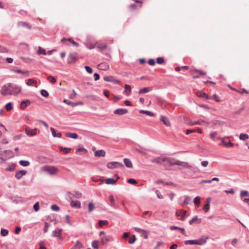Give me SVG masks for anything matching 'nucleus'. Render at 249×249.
<instances>
[{
	"label": "nucleus",
	"instance_id": "1",
	"mask_svg": "<svg viewBox=\"0 0 249 249\" xmlns=\"http://www.w3.org/2000/svg\"><path fill=\"white\" fill-rule=\"evenodd\" d=\"M21 90V88L19 86L14 85L12 84H8L4 85L0 90V93L2 95H17Z\"/></svg>",
	"mask_w": 249,
	"mask_h": 249
},
{
	"label": "nucleus",
	"instance_id": "2",
	"mask_svg": "<svg viewBox=\"0 0 249 249\" xmlns=\"http://www.w3.org/2000/svg\"><path fill=\"white\" fill-rule=\"evenodd\" d=\"M41 170L51 175H53L58 172V169L54 166L45 165L41 168Z\"/></svg>",
	"mask_w": 249,
	"mask_h": 249
},
{
	"label": "nucleus",
	"instance_id": "3",
	"mask_svg": "<svg viewBox=\"0 0 249 249\" xmlns=\"http://www.w3.org/2000/svg\"><path fill=\"white\" fill-rule=\"evenodd\" d=\"M206 243V239H200L198 240H189L184 241L186 245H203Z\"/></svg>",
	"mask_w": 249,
	"mask_h": 249
},
{
	"label": "nucleus",
	"instance_id": "4",
	"mask_svg": "<svg viewBox=\"0 0 249 249\" xmlns=\"http://www.w3.org/2000/svg\"><path fill=\"white\" fill-rule=\"evenodd\" d=\"M176 160L174 159L163 157L162 165L164 166H171L176 165L175 162Z\"/></svg>",
	"mask_w": 249,
	"mask_h": 249
},
{
	"label": "nucleus",
	"instance_id": "5",
	"mask_svg": "<svg viewBox=\"0 0 249 249\" xmlns=\"http://www.w3.org/2000/svg\"><path fill=\"white\" fill-rule=\"evenodd\" d=\"M107 167L109 169H114L117 168H123L124 167V165L122 163L113 161L107 163Z\"/></svg>",
	"mask_w": 249,
	"mask_h": 249
},
{
	"label": "nucleus",
	"instance_id": "6",
	"mask_svg": "<svg viewBox=\"0 0 249 249\" xmlns=\"http://www.w3.org/2000/svg\"><path fill=\"white\" fill-rule=\"evenodd\" d=\"M78 60V57L76 53H70L68 56V63H74Z\"/></svg>",
	"mask_w": 249,
	"mask_h": 249
},
{
	"label": "nucleus",
	"instance_id": "7",
	"mask_svg": "<svg viewBox=\"0 0 249 249\" xmlns=\"http://www.w3.org/2000/svg\"><path fill=\"white\" fill-rule=\"evenodd\" d=\"M37 128L31 129L29 127H26L25 130V133L30 137H33L36 135L37 133Z\"/></svg>",
	"mask_w": 249,
	"mask_h": 249
},
{
	"label": "nucleus",
	"instance_id": "8",
	"mask_svg": "<svg viewBox=\"0 0 249 249\" xmlns=\"http://www.w3.org/2000/svg\"><path fill=\"white\" fill-rule=\"evenodd\" d=\"M175 163L176 164V165L181 166L184 168L191 169L192 167V166L191 165H190L188 162L180 161L178 160H176L175 162Z\"/></svg>",
	"mask_w": 249,
	"mask_h": 249
},
{
	"label": "nucleus",
	"instance_id": "9",
	"mask_svg": "<svg viewBox=\"0 0 249 249\" xmlns=\"http://www.w3.org/2000/svg\"><path fill=\"white\" fill-rule=\"evenodd\" d=\"M134 230L136 232H138L142 234L144 239L148 238L147 231L145 230L140 229L137 227L134 228Z\"/></svg>",
	"mask_w": 249,
	"mask_h": 249
},
{
	"label": "nucleus",
	"instance_id": "10",
	"mask_svg": "<svg viewBox=\"0 0 249 249\" xmlns=\"http://www.w3.org/2000/svg\"><path fill=\"white\" fill-rule=\"evenodd\" d=\"M104 80L105 81L111 82L116 84H118L120 83V81L118 79H115L113 77L110 76H105L104 77Z\"/></svg>",
	"mask_w": 249,
	"mask_h": 249
},
{
	"label": "nucleus",
	"instance_id": "11",
	"mask_svg": "<svg viewBox=\"0 0 249 249\" xmlns=\"http://www.w3.org/2000/svg\"><path fill=\"white\" fill-rule=\"evenodd\" d=\"M208 124L209 123L206 122L203 120H199L197 121H191L188 123V124L191 126L198 124V125H204V124Z\"/></svg>",
	"mask_w": 249,
	"mask_h": 249
},
{
	"label": "nucleus",
	"instance_id": "12",
	"mask_svg": "<svg viewBox=\"0 0 249 249\" xmlns=\"http://www.w3.org/2000/svg\"><path fill=\"white\" fill-rule=\"evenodd\" d=\"M187 213L186 211H183V210H178L176 212V215L177 216H180V219L181 220H184L186 215Z\"/></svg>",
	"mask_w": 249,
	"mask_h": 249
},
{
	"label": "nucleus",
	"instance_id": "13",
	"mask_svg": "<svg viewBox=\"0 0 249 249\" xmlns=\"http://www.w3.org/2000/svg\"><path fill=\"white\" fill-rule=\"evenodd\" d=\"M31 102L29 100L22 101L20 104V108L21 109H25L28 106L30 105Z\"/></svg>",
	"mask_w": 249,
	"mask_h": 249
},
{
	"label": "nucleus",
	"instance_id": "14",
	"mask_svg": "<svg viewBox=\"0 0 249 249\" xmlns=\"http://www.w3.org/2000/svg\"><path fill=\"white\" fill-rule=\"evenodd\" d=\"M127 112L128 111L126 109L117 108L114 110V113L116 115H122L126 114Z\"/></svg>",
	"mask_w": 249,
	"mask_h": 249
},
{
	"label": "nucleus",
	"instance_id": "15",
	"mask_svg": "<svg viewBox=\"0 0 249 249\" xmlns=\"http://www.w3.org/2000/svg\"><path fill=\"white\" fill-rule=\"evenodd\" d=\"M27 172L25 170H20L16 173L15 177L18 179H20L22 176L26 175Z\"/></svg>",
	"mask_w": 249,
	"mask_h": 249
},
{
	"label": "nucleus",
	"instance_id": "16",
	"mask_svg": "<svg viewBox=\"0 0 249 249\" xmlns=\"http://www.w3.org/2000/svg\"><path fill=\"white\" fill-rule=\"evenodd\" d=\"M113 238H112V237L111 235H105V236H104V237H102L101 238V242L103 244H104L105 243L108 242L110 241H113Z\"/></svg>",
	"mask_w": 249,
	"mask_h": 249
},
{
	"label": "nucleus",
	"instance_id": "17",
	"mask_svg": "<svg viewBox=\"0 0 249 249\" xmlns=\"http://www.w3.org/2000/svg\"><path fill=\"white\" fill-rule=\"evenodd\" d=\"M160 120L164 123L167 126H170L171 123L169 120L165 116L161 115L160 116Z\"/></svg>",
	"mask_w": 249,
	"mask_h": 249
},
{
	"label": "nucleus",
	"instance_id": "18",
	"mask_svg": "<svg viewBox=\"0 0 249 249\" xmlns=\"http://www.w3.org/2000/svg\"><path fill=\"white\" fill-rule=\"evenodd\" d=\"M98 68L99 69L107 71L109 69V65L106 63H101L98 65Z\"/></svg>",
	"mask_w": 249,
	"mask_h": 249
},
{
	"label": "nucleus",
	"instance_id": "19",
	"mask_svg": "<svg viewBox=\"0 0 249 249\" xmlns=\"http://www.w3.org/2000/svg\"><path fill=\"white\" fill-rule=\"evenodd\" d=\"M65 41H69L70 43L72 44L75 47H78L79 46L78 44L75 42L71 38H66L65 37H63L61 40L62 42H63Z\"/></svg>",
	"mask_w": 249,
	"mask_h": 249
},
{
	"label": "nucleus",
	"instance_id": "20",
	"mask_svg": "<svg viewBox=\"0 0 249 249\" xmlns=\"http://www.w3.org/2000/svg\"><path fill=\"white\" fill-rule=\"evenodd\" d=\"M61 229L55 230L53 232V235L54 237H57L59 239H62V237L61 236Z\"/></svg>",
	"mask_w": 249,
	"mask_h": 249
},
{
	"label": "nucleus",
	"instance_id": "21",
	"mask_svg": "<svg viewBox=\"0 0 249 249\" xmlns=\"http://www.w3.org/2000/svg\"><path fill=\"white\" fill-rule=\"evenodd\" d=\"M211 197H208L206 200V203L205 204L204 206V210L205 211V212H207L210 209V205L211 203Z\"/></svg>",
	"mask_w": 249,
	"mask_h": 249
},
{
	"label": "nucleus",
	"instance_id": "22",
	"mask_svg": "<svg viewBox=\"0 0 249 249\" xmlns=\"http://www.w3.org/2000/svg\"><path fill=\"white\" fill-rule=\"evenodd\" d=\"M119 178V177H117L116 179H113L111 178H107L106 180V183L107 184H114L117 180Z\"/></svg>",
	"mask_w": 249,
	"mask_h": 249
},
{
	"label": "nucleus",
	"instance_id": "23",
	"mask_svg": "<svg viewBox=\"0 0 249 249\" xmlns=\"http://www.w3.org/2000/svg\"><path fill=\"white\" fill-rule=\"evenodd\" d=\"M151 162L153 163H156L162 165L163 162V158L158 157L151 160Z\"/></svg>",
	"mask_w": 249,
	"mask_h": 249
},
{
	"label": "nucleus",
	"instance_id": "24",
	"mask_svg": "<svg viewBox=\"0 0 249 249\" xmlns=\"http://www.w3.org/2000/svg\"><path fill=\"white\" fill-rule=\"evenodd\" d=\"M106 155V152L104 150H97L95 152L94 155L95 157H105Z\"/></svg>",
	"mask_w": 249,
	"mask_h": 249
},
{
	"label": "nucleus",
	"instance_id": "25",
	"mask_svg": "<svg viewBox=\"0 0 249 249\" xmlns=\"http://www.w3.org/2000/svg\"><path fill=\"white\" fill-rule=\"evenodd\" d=\"M71 206L75 208H80L81 207V203L79 201H72L71 203Z\"/></svg>",
	"mask_w": 249,
	"mask_h": 249
},
{
	"label": "nucleus",
	"instance_id": "26",
	"mask_svg": "<svg viewBox=\"0 0 249 249\" xmlns=\"http://www.w3.org/2000/svg\"><path fill=\"white\" fill-rule=\"evenodd\" d=\"M152 89V88L146 87L140 89L138 92L139 94H142L148 92Z\"/></svg>",
	"mask_w": 249,
	"mask_h": 249
},
{
	"label": "nucleus",
	"instance_id": "27",
	"mask_svg": "<svg viewBox=\"0 0 249 249\" xmlns=\"http://www.w3.org/2000/svg\"><path fill=\"white\" fill-rule=\"evenodd\" d=\"M124 163L125 164V166L127 168H132L133 165L131 161L130 160L128 159H124Z\"/></svg>",
	"mask_w": 249,
	"mask_h": 249
},
{
	"label": "nucleus",
	"instance_id": "28",
	"mask_svg": "<svg viewBox=\"0 0 249 249\" xmlns=\"http://www.w3.org/2000/svg\"><path fill=\"white\" fill-rule=\"evenodd\" d=\"M196 95L198 97L205 98L206 99L208 98V95L202 91H198L196 92Z\"/></svg>",
	"mask_w": 249,
	"mask_h": 249
},
{
	"label": "nucleus",
	"instance_id": "29",
	"mask_svg": "<svg viewBox=\"0 0 249 249\" xmlns=\"http://www.w3.org/2000/svg\"><path fill=\"white\" fill-rule=\"evenodd\" d=\"M64 102L66 104H67V105H71L73 107L82 104V103L81 102L73 103V102H69L66 99L64 100Z\"/></svg>",
	"mask_w": 249,
	"mask_h": 249
},
{
	"label": "nucleus",
	"instance_id": "30",
	"mask_svg": "<svg viewBox=\"0 0 249 249\" xmlns=\"http://www.w3.org/2000/svg\"><path fill=\"white\" fill-rule=\"evenodd\" d=\"M131 91V88L130 85H124V92L126 95H129Z\"/></svg>",
	"mask_w": 249,
	"mask_h": 249
},
{
	"label": "nucleus",
	"instance_id": "31",
	"mask_svg": "<svg viewBox=\"0 0 249 249\" xmlns=\"http://www.w3.org/2000/svg\"><path fill=\"white\" fill-rule=\"evenodd\" d=\"M66 136L72 139H76L77 138V134L75 133H66Z\"/></svg>",
	"mask_w": 249,
	"mask_h": 249
},
{
	"label": "nucleus",
	"instance_id": "32",
	"mask_svg": "<svg viewBox=\"0 0 249 249\" xmlns=\"http://www.w3.org/2000/svg\"><path fill=\"white\" fill-rule=\"evenodd\" d=\"M4 152L8 158H13L14 156V154L12 150H6Z\"/></svg>",
	"mask_w": 249,
	"mask_h": 249
},
{
	"label": "nucleus",
	"instance_id": "33",
	"mask_svg": "<svg viewBox=\"0 0 249 249\" xmlns=\"http://www.w3.org/2000/svg\"><path fill=\"white\" fill-rule=\"evenodd\" d=\"M140 113L142 114H145L147 115H148L149 116H154V114L151 111H148V110H140Z\"/></svg>",
	"mask_w": 249,
	"mask_h": 249
},
{
	"label": "nucleus",
	"instance_id": "34",
	"mask_svg": "<svg viewBox=\"0 0 249 249\" xmlns=\"http://www.w3.org/2000/svg\"><path fill=\"white\" fill-rule=\"evenodd\" d=\"M201 197L200 196H196L195 198L194 202L196 206L198 207L200 203Z\"/></svg>",
	"mask_w": 249,
	"mask_h": 249
},
{
	"label": "nucleus",
	"instance_id": "35",
	"mask_svg": "<svg viewBox=\"0 0 249 249\" xmlns=\"http://www.w3.org/2000/svg\"><path fill=\"white\" fill-rule=\"evenodd\" d=\"M18 26H23L24 27H25V28H28V29H31V26L29 25L28 23H25V22H18Z\"/></svg>",
	"mask_w": 249,
	"mask_h": 249
},
{
	"label": "nucleus",
	"instance_id": "36",
	"mask_svg": "<svg viewBox=\"0 0 249 249\" xmlns=\"http://www.w3.org/2000/svg\"><path fill=\"white\" fill-rule=\"evenodd\" d=\"M249 196V192L248 191L242 190L240 192V197L243 198Z\"/></svg>",
	"mask_w": 249,
	"mask_h": 249
},
{
	"label": "nucleus",
	"instance_id": "37",
	"mask_svg": "<svg viewBox=\"0 0 249 249\" xmlns=\"http://www.w3.org/2000/svg\"><path fill=\"white\" fill-rule=\"evenodd\" d=\"M37 53L38 54H44V55H46V51L45 49H44L43 48H41V47H38V51L37 52Z\"/></svg>",
	"mask_w": 249,
	"mask_h": 249
},
{
	"label": "nucleus",
	"instance_id": "38",
	"mask_svg": "<svg viewBox=\"0 0 249 249\" xmlns=\"http://www.w3.org/2000/svg\"><path fill=\"white\" fill-rule=\"evenodd\" d=\"M221 143L226 147L232 146L233 145V144L230 141L227 142L224 140H222Z\"/></svg>",
	"mask_w": 249,
	"mask_h": 249
},
{
	"label": "nucleus",
	"instance_id": "39",
	"mask_svg": "<svg viewBox=\"0 0 249 249\" xmlns=\"http://www.w3.org/2000/svg\"><path fill=\"white\" fill-rule=\"evenodd\" d=\"M208 99H214L217 102H220V100L219 99V97L215 94H213V95L211 96L210 97H208Z\"/></svg>",
	"mask_w": 249,
	"mask_h": 249
},
{
	"label": "nucleus",
	"instance_id": "40",
	"mask_svg": "<svg viewBox=\"0 0 249 249\" xmlns=\"http://www.w3.org/2000/svg\"><path fill=\"white\" fill-rule=\"evenodd\" d=\"M33 84H35V86L37 87L36 84L37 82L35 80H34L33 79H29L28 80V82H27L26 84L28 86H32Z\"/></svg>",
	"mask_w": 249,
	"mask_h": 249
},
{
	"label": "nucleus",
	"instance_id": "41",
	"mask_svg": "<svg viewBox=\"0 0 249 249\" xmlns=\"http://www.w3.org/2000/svg\"><path fill=\"white\" fill-rule=\"evenodd\" d=\"M249 138V136L247 134L241 133L240 135L239 139L241 140H245Z\"/></svg>",
	"mask_w": 249,
	"mask_h": 249
},
{
	"label": "nucleus",
	"instance_id": "42",
	"mask_svg": "<svg viewBox=\"0 0 249 249\" xmlns=\"http://www.w3.org/2000/svg\"><path fill=\"white\" fill-rule=\"evenodd\" d=\"M19 163L23 166H28L30 164V162L28 160H21L19 161Z\"/></svg>",
	"mask_w": 249,
	"mask_h": 249
},
{
	"label": "nucleus",
	"instance_id": "43",
	"mask_svg": "<svg viewBox=\"0 0 249 249\" xmlns=\"http://www.w3.org/2000/svg\"><path fill=\"white\" fill-rule=\"evenodd\" d=\"M108 224V221L107 220H99L98 222L99 226L101 227L104 225H107Z\"/></svg>",
	"mask_w": 249,
	"mask_h": 249
},
{
	"label": "nucleus",
	"instance_id": "44",
	"mask_svg": "<svg viewBox=\"0 0 249 249\" xmlns=\"http://www.w3.org/2000/svg\"><path fill=\"white\" fill-rule=\"evenodd\" d=\"M9 231L6 229H1L0 231V234L2 236H6L8 234Z\"/></svg>",
	"mask_w": 249,
	"mask_h": 249
},
{
	"label": "nucleus",
	"instance_id": "45",
	"mask_svg": "<svg viewBox=\"0 0 249 249\" xmlns=\"http://www.w3.org/2000/svg\"><path fill=\"white\" fill-rule=\"evenodd\" d=\"M5 109L7 111H10L13 108L12 104L11 102H9L6 104L5 106Z\"/></svg>",
	"mask_w": 249,
	"mask_h": 249
},
{
	"label": "nucleus",
	"instance_id": "46",
	"mask_svg": "<svg viewBox=\"0 0 249 249\" xmlns=\"http://www.w3.org/2000/svg\"><path fill=\"white\" fill-rule=\"evenodd\" d=\"M108 199H109V200L110 202V206H112V207H113L114 206V202H115V200L114 199V197L110 195L108 196Z\"/></svg>",
	"mask_w": 249,
	"mask_h": 249
},
{
	"label": "nucleus",
	"instance_id": "47",
	"mask_svg": "<svg viewBox=\"0 0 249 249\" xmlns=\"http://www.w3.org/2000/svg\"><path fill=\"white\" fill-rule=\"evenodd\" d=\"M40 93L41 95L44 97H48L49 96L48 92L45 89H42L40 91Z\"/></svg>",
	"mask_w": 249,
	"mask_h": 249
},
{
	"label": "nucleus",
	"instance_id": "48",
	"mask_svg": "<svg viewBox=\"0 0 249 249\" xmlns=\"http://www.w3.org/2000/svg\"><path fill=\"white\" fill-rule=\"evenodd\" d=\"M194 72H198L199 73V75L200 76H202V75H204L206 74V72H205L204 71H202V70H197V69H195L194 71H193Z\"/></svg>",
	"mask_w": 249,
	"mask_h": 249
},
{
	"label": "nucleus",
	"instance_id": "49",
	"mask_svg": "<svg viewBox=\"0 0 249 249\" xmlns=\"http://www.w3.org/2000/svg\"><path fill=\"white\" fill-rule=\"evenodd\" d=\"M156 62L159 64H162L164 62V59L162 57H158L156 59Z\"/></svg>",
	"mask_w": 249,
	"mask_h": 249
},
{
	"label": "nucleus",
	"instance_id": "50",
	"mask_svg": "<svg viewBox=\"0 0 249 249\" xmlns=\"http://www.w3.org/2000/svg\"><path fill=\"white\" fill-rule=\"evenodd\" d=\"M89 212H91L94 209V205L93 203L90 202L89 203Z\"/></svg>",
	"mask_w": 249,
	"mask_h": 249
},
{
	"label": "nucleus",
	"instance_id": "51",
	"mask_svg": "<svg viewBox=\"0 0 249 249\" xmlns=\"http://www.w3.org/2000/svg\"><path fill=\"white\" fill-rule=\"evenodd\" d=\"M107 48V46L105 44H100L98 46V48L101 51L105 50Z\"/></svg>",
	"mask_w": 249,
	"mask_h": 249
},
{
	"label": "nucleus",
	"instance_id": "52",
	"mask_svg": "<svg viewBox=\"0 0 249 249\" xmlns=\"http://www.w3.org/2000/svg\"><path fill=\"white\" fill-rule=\"evenodd\" d=\"M75 247L77 249H80L81 248H82L83 247V245L80 241H77L76 242Z\"/></svg>",
	"mask_w": 249,
	"mask_h": 249
},
{
	"label": "nucleus",
	"instance_id": "53",
	"mask_svg": "<svg viewBox=\"0 0 249 249\" xmlns=\"http://www.w3.org/2000/svg\"><path fill=\"white\" fill-rule=\"evenodd\" d=\"M136 237L134 235H133L129 239V243L131 244H133L136 241Z\"/></svg>",
	"mask_w": 249,
	"mask_h": 249
},
{
	"label": "nucleus",
	"instance_id": "54",
	"mask_svg": "<svg viewBox=\"0 0 249 249\" xmlns=\"http://www.w3.org/2000/svg\"><path fill=\"white\" fill-rule=\"evenodd\" d=\"M234 90H235V89H234ZM236 91L237 92H239V93H240L241 94H243L244 93H246V94H249V92L247 90H246L244 89H241L240 90H236Z\"/></svg>",
	"mask_w": 249,
	"mask_h": 249
},
{
	"label": "nucleus",
	"instance_id": "55",
	"mask_svg": "<svg viewBox=\"0 0 249 249\" xmlns=\"http://www.w3.org/2000/svg\"><path fill=\"white\" fill-rule=\"evenodd\" d=\"M15 169V165L14 164H12L9 167L7 168L6 170L7 171H13Z\"/></svg>",
	"mask_w": 249,
	"mask_h": 249
},
{
	"label": "nucleus",
	"instance_id": "56",
	"mask_svg": "<svg viewBox=\"0 0 249 249\" xmlns=\"http://www.w3.org/2000/svg\"><path fill=\"white\" fill-rule=\"evenodd\" d=\"M34 210L36 211V212H37L39 209V204L38 202H36L34 205Z\"/></svg>",
	"mask_w": 249,
	"mask_h": 249
},
{
	"label": "nucleus",
	"instance_id": "57",
	"mask_svg": "<svg viewBox=\"0 0 249 249\" xmlns=\"http://www.w3.org/2000/svg\"><path fill=\"white\" fill-rule=\"evenodd\" d=\"M50 227V224L47 222H45V225L43 229V231L44 232H47L48 231L49 227Z\"/></svg>",
	"mask_w": 249,
	"mask_h": 249
},
{
	"label": "nucleus",
	"instance_id": "58",
	"mask_svg": "<svg viewBox=\"0 0 249 249\" xmlns=\"http://www.w3.org/2000/svg\"><path fill=\"white\" fill-rule=\"evenodd\" d=\"M47 79L50 81V82L52 83H54L56 82V79L54 77H52L51 76H49L47 77Z\"/></svg>",
	"mask_w": 249,
	"mask_h": 249
},
{
	"label": "nucleus",
	"instance_id": "59",
	"mask_svg": "<svg viewBox=\"0 0 249 249\" xmlns=\"http://www.w3.org/2000/svg\"><path fill=\"white\" fill-rule=\"evenodd\" d=\"M92 247L94 249H98V241H94L92 242Z\"/></svg>",
	"mask_w": 249,
	"mask_h": 249
},
{
	"label": "nucleus",
	"instance_id": "60",
	"mask_svg": "<svg viewBox=\"0 0 249 249\" xmlns=\"http://www.w3.org/2000/svg\"><path fill=\"white\" fill-rule=\"evenodd\" d=\"M60 149L61 151H63V152L65 154L69 153L70 152V151H71V149L69 148H62V147H61Z\"/></svg>",
	"mask_w": 249,
	"mask_h": 249
},
{
	"label": "nucleus",
	"instance_id": "61",
	"mask_svg": "<svg viewBox=\"0 0 249 249\" xmlns=\"http://www.w3.org/2000/svg\"><path fill=\"white\" fill-rule=\"evenodd\" d=\"M155 193H156V194L157 195V196L159 199H163V197L162 195H161L160 192L159 190H156L155 191Z\"/></svg>",
	"mask_w": 249,
	"mask_h": 249
},
{
	"label": "nucleus",
	"instance_id": "62",
	"mask_svg": "<svg viewBox=\"0 0 249 249\" xmlns=\"http://www.w3.org/2000/svg\"><path fill=\"white\" fill-rule=\"evenodd\" d=\"M51 209L54 211H58L59 210V207L55 204L52 205Z\"/></svg>",
	"mask_w": 249,
	"mask_h": 249
},
{
	"label": "nucleus",
	"instance_id": "63",
	"mask_svg": "<svg viewBox=\"0 0 249 249\" xmlns=\"http://www.w3.org/2000/svg\"><path fill=\"white\" fill-rule=\"evenodd\" d=\"M127 182L129 183L132 184H135L137 183V181L133 179V178H129L127 180Z\"/></svg>",
	"mask_w": 249,
	"mask_h": 249
},
{
	"label": "nucleus",
	"instance_id": "64",
	"mask_svg": "<svg viewBox=\"0 0 249 249\" xmlns=\"http://www.w3.org/2000/svg\"><path fill=\"white\" fill-rule=\"evenodd\" d=\"M85 68L88 73H91L92 72V69L90 67L88 66H86L85 67Z\"/></svg>",
	"mask_w": 249,
	"mask_h": 249
}]
</instances>
